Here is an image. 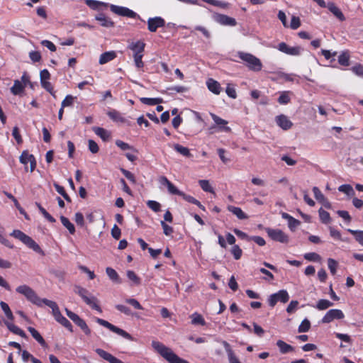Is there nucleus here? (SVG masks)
I'll return each mask as SVG.
<instances>
[{"label":"nucleus","instance_id":"obj_7","mask_svg":"<svg viewBox=\"0 0 363 363\" xmlns=\"http://www.w3.org/2000/svg\"><path fill=\"white\" fill-rule=\"evenodd\" d=\"M96 322L99 325L106 328L107 329H108L111 332H113L114 333H116L117 335L124 337L125 339H127L128 340H133V338L131 336V335H130L125 330H123L121 328H118L117 326L111 324V323H109L108 321H107L106 320L97 318H96Z\"/></svg>","mask_w":363,"mask_h":363},{"label":"nucleus","instance_id":"obj_22","mask_svg":"<svg viewBox=\"0 0 363 363\" xmlns=\"http://www.w3.org/2000/svg\"><path fill=\"white\" fill-rule=\"evenodd\" d=\"M107 115L113 121L126 123L128 125H130V122L125 118H124L120 112H118V111H116L115 109H112V110L109 111L107 113Z\"/></svg>","mask_w":363,"mask_h":363},{"label":"nucleus","instance_id":"obj_42","mask_svg":"<svg viewBox=\"0 0 363 363\" xmlns=\"http://www.w3.org/2000/svg\"><path fill=\"white\" fill-rule=\"evenodd\" d=\"M191 323L193 325H206V321L204 320V318H203V316L198 313H194L191 315Z\"/></svg>","mask_w":363,"mask_h":363},{"label":"nucleus","instance_id":"obj_21","mask_svg":"<svg viewBox=\"0 0 363 363\" xmlns=\"http://www.w3.org/2000/svg\"><path fill=\"white\" fill-rule=\"evenodd\" d=\"M216 21L223 26H235L237 24V21L234 18L225 14H218L216 17Z\"/></svg>","mask_w":363,"mask_h":363},{"label":"nucleus","instance_id":"obj_54","mask_svg":"<svg viewBox=\"0 0 363 363\" xmlns=\"http://www.w3.org/2000/svg\"><path fill=\"white\" fill-rule=\"evenodd\" d=\"M160 224L162 227L164 234L167 236H172V233H174V228L172 226L167 225L166 222L163 220L160 222Z\"/></svg>","mask_w":363,"mask_h":363},{"label":"nucleus","instance_id":"obj_39","mask_svg":"<svg viewBox=\"0 0 363 363\" xmlns=\"http://www.w3.org/2000/svg\"><path fill=\"white\" fill-rule=\"evenodd\" d=\"M320 221L324 224H328L331 222L330 213L320 208L318 211Z\"/></svg>","mask_w":363,"mask_h":363},{"label":"nucleus","instance_id":"obj_30","mask_svg":"<svg viewBox=\"0 0 363 363\" xmlns=\"http://www.w3.org/2000/svg\"><path fill=\"white\" fill-rule=\"evenodd\" d=\"M328 10L334 14L339 20L345 21V18L340 9L334 3H330L328 6Z\"/></svg>","mask_w":363,"mask_h":363},{"label":"nucleus","instance_id":"obj_43","mask_svg":"<svg viewBox=\"0 0 363 363\" xmlns=\"http://www.w3.org/2000/svg\"><path fill=\"white\" fill-rule=\"evenodd\" d=\"M54 187L55 190L57 191V193L62 195L68 203L72 202L70 196L67 194L65 188L62 186H60L58 184H54Z\"/></svg>","mask_w":363,"mask_h":363},{"label":"nucleus","instance_id":"obj_17","mask_svg":"<svg viewBox=\"0 0 363 363\" xmlns=\"http://www.w3.org/2000/svg\"><path fill=\"white\" fill-rule=\"evenodd\" d=\"M95 352L101 358L108 362L109 363H124L123 361L116 358L111 353L105 351L103 349L96 348Z\"/></svg>","mask_w":363,"mask_h":363},{"label":"nucleus","instance_id":"obj_31","mask_svg":"<svg viewBox=\"0 0 363 363\" xmlns=\"http://www.w3.org/2000/svg\"><path fill=\"white\" fill-rule=\"evenodd\" d=\"M25 87L21 82L16 79L14 81L13 86L11 88V92L13 95H21L24 91Z\"/></svg>","mask_w":363,"mask_h":363},{"label":"nucleus","instance_id":"obj_25","mask_svg":"<svg viewBox=\"0 0 363 363\" xmlns=\"http://www.w3.org/2000/svg\"><path fill=\"white\" fill-rule=\"evenodd\" d=\"M92 130L94 133L100 137L104 142L108 141L111 138V133L104 128L93 127Z\"/></svg>","mask_w":363,"mask_h":363},{"label":"nucleus","instance_id":"obj_19","mask_svg":"<svg viewBox=\"0 0 363 363\" xmlns=\"http://www.w3.org/2000/svg\"><path fill=\"white\" fill-rule=\"evenodd\" d=\"M275 121L277 124L285 130L290 129L293 125L292 122L288 118V117L283 114L277 116Z\"/></svg>","mask_w":363,"mask_h":363},{"label":"nucleus","instance_id":"obj_49","mask_svg":"<svg viewBox=\"0 0 363 363\" xmlns=\"http://www.w3.org/2000/svg\"><path fill=\"white\" fill-rule=\"evenodd\" d=\"M127 277L128 278L132 281L134 284L140 285L141 283L140 278L132 270L127 271Z\"/></svg>","mask_w":363,"mask_h":363},{"label":"nucleus","instance_id":"obj_55","mask_svg":"<svg viewBox=\"0 0 363 363\" xmlns=\"http://www.w3.org/2000/svg\"><path fill=\"white\" fill-rule=\"evenodd\" d=\"M147 205L154 212L157 213L161 211V205L159 202H157L156 201H152V200L148 201L147 202Z\"/></svg>","mask_w":363,"mask_h":363},{"label":"nucleus","instance_id":"obj_16","mask_svg":"<svg viewBox=\"0 0 363 363\" xmlns=\"http://www.w3.org/2000/svg\"><path fill=\"white\" fill-rule=\"evenodd\" d=\"M159 183L165 186L169 194L179 196L182 193L165 176H161L158 179Z\"/></svg>","mask_w":363,"mask_h":363},{"label":"nucleus","instance_id":"obj_50","mask_svg":"<svg viewBox=\"0 0 363 363\" xmlns=\"http://www.w3.org/2000/svg\"><path fill=\"white\" fill-rule=\"evenodd\" d=\"M201 188L206 192L213 193V189L208 180L201 179L199 181Z\"/></svg>","mask_w":363,"mask_h":363},{"label":"nucleus","instance_id":"obj_14","mask_svg":"<svg viewBox=\"0 0 363 363\" xmlns=\"http://www.w3.org/2000/svg\"><path fill=\"white\" fill-rule=\"evenodd\" d=\"M278 50L289 55L297 56L301 54V48L299 46L290 47L286 43H280L278 45Z\"/></svg>","mask_w":363,"mask_h":363},{"label":"nucleus","instance_id":"obj_34","mask_svg":"<svg viewBox=\"0 0 363 363\" xmlns=\"http://www.w3.org/2000/svg\"><path fill=\"white\" fill-rule=\"evenodd\" d=\"M96 19L100 22V23L102 26H104V27L113 26V22L103 13H101L99 16H97L96 17Z\"/></svg>","mask_w":363,"mask_h":363},{"label":"nucleus","instance_id":"obj_48","mask_svg":"<svg viewBox=\"0 0 363 363\" xmlns=\"http://www.w3.org/2000/svg\"><path fill=\"white\" fill-rule=\"evenodd\" d=\"M338 191L345 193L347 196H352L354 194V191L350 184H342L338 187Z\"/></svg>","mask_w":363,"mask_h":363},{"label":"nucleus","instance_id":"obj_45","mask_svg":"<svg viewBox=\"0 0 363 363\" xmlns=\"http://www.w3.org/2000/svg\"><path fill=\"white\" fill-rule=\"evenodd\" d=\"M4 194L9 199H10L13 202L15 206L17 208V209L19 211V212L21 214L26 216V213L24 209L21 206L18 200L11 193L4 192ZM26 218H27V216H26Z\"/></svg>","mask_w":363,"mask_h":363},{"label":"nucleus","instance_id":"obj_62","mask_svg":"<svg viewBox=\"0 0 363 363\" xmlns=\"http://www.w3.org/2000/svg\"><path fill=\"white\" fill-rule=\"evenodd\" d=\"M88 145H89V150L91 152L95 154L99 152V145L94 140H89Z\"/></svg>","mask_w":363,"mask_h":363},{"label":"nucleus","instance_id":"obj_63","mask_svg":"<svg viewBox=\"0 0 363 363\" xmlns=\"http://www.w3.org/2000/svg\"><path fill=\"white\" fill-rule=\"evenodd\" d=\"M301 26L300 18L297 16H292L290 23V28L293 30H296Z\"/></svg>","mask_w":363,"mask_h":363},{"label":"nucleus","instance_id":"obj_9","mask_svg":"<svg viewBox=\"0 0 363 363\" xmlns=\"http://www.w3.org/2000/svg\"><path fill=\"white\" fill-rule=\"evenodd\" d=\"M289 300V295L286 290H279L278 292L271 294L268 298V304L273 308L278 302L285 303Z\"/></svg>","mask_w":363,"mask_h":363},{"label":"nucleus","instance_id":"obj_20","mask_svg":"<svg viewBox=\"0 0 363 363\" xmlns=\"http://www.w3.org/2000/svg\"><path fill=\"white\" fill-rule=\"evenodd\" d=\"M28 330L30 332L32 337L43 348H48V345L40 334V333L33 327H28Z\"/></svg>","mask_w":363,"mask_h":363},{"label":"nucleus","instance_id":"obj_27","mask_svg":"<svg viewBox=\"0 0 363 363\" xmlns=\"http://www.w3.org/2000/svg\"><path fill=\"white\" fill-rule=\"evenodd\" d=\"M5 325L7 326L8 329L15 335H18L23 338H27L26 333L16 325L7 321H5Z\"/></svg>","mask_w":363,"mask_h":363},{"label":"nucleus","instance_id":"obj_56","mask_svg":"<svg viewBox=\"0 0 363 363\" xmlns=\"http://www.w3.org/2000/svg\"><path fill=\"white\" fill-rule=\"evenodd\" d=\"M304 258L308 261L318 262L320 260V256L316 252H309L304 255Z\"/></svg>","mask_w":363,"mask_h":363},{"label":"nucleus","instance_id":"obj_3","mask_svg":"<svg viewBox=\"0 0 363 363\" xmlns=\"http://www.w3.org/2000/svg\"><path fill=\"white\" fill-rule=\"evenodd\" d=\"M11 236L21 240L23 244H25L28 247L32 249L35 252L44 255L45 253L43 250L41 249L40 245L30 236L25 234L20 230H14L10 234Z\"/></svg>","mask_w":363,"mask_h":363},{"label":"nucleus","instance_id":"obj_13","mask_svg":"<svg viewBox=\"0 0 363 363\" xmlns=\"http://www.w3.org/2000/svg\"><path fill=\"white\" fill-rule=\"evenodd\" d=\"M345 318L343 312L340 309L329 310L322 318V323H329L335 319L340 320Z\"/></svg>","mask_w":363,"mask_h":363},{"label":"nucleus","instance_id":"obj_12","mask_svg":"<svg viewBox=\"0 0 363 363\" xmlns=\"http://www.w3.org/2000/svg\"><path fill=\"white\" fill-rule=\"evenodd\" d=\"M111 11L121 16H126L131 18H139L140 19V17L138 14H137L133 11L130 10V9L124 6H120L116 5H111Z\"/></svg>","mask_w":363,"mask_h":363},{"label":"nucleus","instance_id":"obj_44","mask_svg":"<svg viewBox=\"0 0 363 363\" xmlns=\"http://www.w3.org/2000/svg\"><path fill=\"white\" fill-rule=\"evenodd\" d=\"M333 303L327 299H320L316 304V308L320 311L326 310L332 306Z\"/></svg>","mask_w":363,"mask_h":363},{"label":"nucleus","instance_id":"obj_41","mask_svg":"<svg viewBox=\"0 0 363 363\" xmlns=\"http://www.w3.org/2000/svg\"><path fill=\"white\" fill-rule=\"evenodd\" d=\"M338 62L340 65L347 67L350 65V55L348 52H342L338 57Z\"/></svg>","mask_w":363,"mask_h":363},{"label":"nucleus","instance_id":"obj_47","mask_svg":"<svg viewBox=\"0 0 363 363\" xmlns=\"http://www.w3.org/2000/svg\"><path fill=\"white\" fill-rule=\"evenodd\" d=\"M310 328H311V323L307 318H305L303 320H302V322L299 325V326L298 328V331L300 333H306V332H308L310 330Z\"/></svg>","mask_w":363,"mask_h":363},{"label":"nucleus","instance_id":"obj_33","mask_svg":"<svg viewBox=\"0 0 363 363\" xmlns=\"http://www.w3.org/2000/svg\"><path fill=\"white\" fill-rule=\"evenodd\" d=\"M106 274L108 275V277H109V279L112 281L117 283V284L121 283V279H120L118 274L114 269L109 267H106Z\"/></svg>","mask_w":363,"mask_h":363},{"label":"nucleus","instance_id":"obj_58","mask_svg":"<svg viewBox=\"0 0 363 363\" xmlns=\"http://www.w3.org/2000/svg\"><path fill=\"white\" fill-rule=\"evenodd\" d=\"M121 172H122V174L130 182H132L133 184H135L136 183V179H135V177L134 176V174L133 173H131L130 171L125 169H123V168H121Z\"/></svg>","mask_w":363,"mask_h":363},{"label":"nucleus","instance_id":"obj_38","mask_svg":"<svg viewBox=\"0 0 363 363\" xmlns=\"http://www.w3.org/2000/svg\"><path fill=\"white\" fill-rule=\"evenodd\" d=\"M0 306L2 309V311L4 312L6 318L11 320V321H13V319H14V316L12 313V311H11L9 305L4 302V301H1L0 302Z\"/></svg>","mask_w":363,"mask_h":363},{"label":"nucleus","instance_id":"obj_10","mask_svg":"<svg viewBox=\"0 0 363 363\" xmlns=\"http://www.w3.org/2000/svg\"><path fill=\"white\" fill-rule=\"evenodd\" d=\"M65 312L67 315L77 325L86 335H91V330L87 325L86 323L77 314L66 308Z\"/></svg>","mask_w":363,"mask_h":363},{"label":"nucleus","instance_id":"obj_40","mask_svg":"<svg viewBox=\"0 0 363 363\" xmlns=\"http://www.w3.org/2000/svg\"><path fill=\"white\" fill-rule=\"evenodd\" d=\"M36 206L38 207L39 211L43 214L45 219H47L50 223L56 222L55 218L52 216L41 205L40 203L36 202Z\"/></svg>","mask_w":363,"mask_h":363},{"label":"nucleus","instance_id":"obj_36","mask_svg":"<svg viewBox=\"0 0 363 363\" xmlns=\"http://www.w3.org/2000/svg\"><path fill=\"white\" fill-rule=\"evenodd\" d=\"M140 101L146 105L155 106L162 103L163 100L161 98H140Z\"/></svg>","mask_w":363,"mask_h":363},{"label":"nucleus","instance_id":"obj_53","mask_svg":"<svg viewBox=\"0 0 363 363\" xmlns=\"http://www.w3.org/2000/svg\"><path fill=\"white\" fill-rule=\"evenodd\" d=\"M290 97L289 96V91H283L281 93L279 97L278 98V102L280 104H287L290 102Z\"/></svg>","mask_w":363,"mask_h":363},{"label":"nucleus","instance_id":"obj_4","mask_svg":"<svg viewBox=\"0 0 363 363\" xmlns=\"http://www.w3.org/2000/svg\"><path fill=\"white\" fill-rule=\"evenodd\" d=\"M237 56L245 63L247 68L253 72H259L262 69L261 60L251 53L239 51Z\"/></svg>","mask_w":363,"mask_h":363},{"label":"nucleus","instance_id":"obj_51","mask_svg":"<svg viewBox=\"0 0 363 363\" xmlns=\"http://www.w3.org/2000/svg\"><path fill=\"white\" fill-rule=\"evenodd\" d=\"M231 253L234 258L238 260L240 259L242 255V249L237 245H234L231 249Z\"/></svg>","mask_w":363,"mask_h":363},{"label":"nucleus","instance_id":"obj_2","mask_svg":"<svg viewBox=\"0 0 363 363\" xmlns=\"http://www.w3.org/2000/svg\"><path fill=\"white\" fill-rule=\"evenodd\" d=\"M16 291L23 295L28 301L39 307L43 306V304L46 305V301H49L47 298H40L31 287L26 284L18 286Z\"/></svg>","mask_w":363,"mask_h":363},{"label":"nucleus","instance_id":"obj_5","mask_svg":"<svg viewBox=\"0 0 363 363\" xmlns=\"http://www.w3.org/2000/svg\"><path fill=\"white\" fill-rule=\"evenodd\" d=\"M74 292L77 294L82 298V300L92 309L96 310L99 313L102 312L101 308L97 303V298L90 295L86 289L80 286H75Z\"/></svg>","mask_w":363,"mask_h":363},{"label":"nucleus","instance_id":"obj_26","mask_svg":"<svg viewBox=\"0 0 363 363\" xmlns=\"http://www.w3.org/2000/svg\"><path fill=\"white\" fill-rule=\"evenodd\" d=\"M116 57V53L115 51H108L102 53L100 55L99 62L100 65H104Z\"/></svg>","mask_w":363,"mask_h":363},{"label":"nucleus","instance_id":"obj_11","mask_svg":"<svg viewBox=\"0 0 363 363\" xmlns=\"http://www.w3.org/2000/svg\"><path fill=\"white\" fill-rule=\"evenodd\" d=\"M20 162L24 165L25 170L28 172V163L30 164V172H33L36 167V160L33 155L30 154L28 150H23L19 157Z\"/></svg>","mask_w":363,"mask_h":363},{"label":"nucleus","instance_id":"obj_52","mask_svg":"<svg viewBox=\"0 0 363 363\" xmlns=\"http://www.w3.org/2000/svg\"><path fill=\"white\" fill-rule=\"evenodd\" d=\"M40 84L43 89L48 91L52 96L55 97V91H54L53 86L49 81L41 82Z\"/></svg>","mask_w":363,"mask_h":363},{"label":"nucleus","instance_id":"obj_60","mask_svg":"<svg viewBox=\"0 0 363 363\" xmlns=\"http://www.w3.org/2000/svg\"><path fill=\"white\" fill-rule=\"evenodd\" d=\"M225 92H226L227 95L229 97H230L231 99H236L237 98L236 90L234 88V86H232L231 84H228V86L226 87V89H225Z\"/></svg>","mask_w":363,"mask_h":363},{"label":"nucleus","instance_id":"obj_18","mask_svg":"<svg viewBox=\"0 0 363 363\" xmlns=\"http://www.w3.org/2000/svg\"><path fill=\"white\" fill-rule=\"evenodd\" d=\"M128 48L133 51V56L143 55L145 43L142 40H138L130 43Z\"/></svg>","mask_w":363,"mask_h":363},{"label":"nucleus","instance_id":"obj_1","mask_svg":"<svg viewBox=\"0 0 363 363\" xmlns=\"http://www.w3.org/2000/svg\"><path fill=\"white\" fill-rule=\"evenodd\" d=\"M152 347L169 363H189L188 361L180 358L170 348L159 341H152Z\"/></svg>","mask_w":363,"mask_h":363},{"label":"nucleus","instance_id":"obj_61","mask_svg":"<svg viewBox=\"0 0 363 363\" xmlns=\"http://www.w3.org/2000/svg\"><path fill=\"white\" fill-rule=\"evenodd\" d=\"M74 97L72 95H67L65 96L64 100L62 101L61 106L62 108L70 106L73 104Z\"/></svg>","mask_w":363,"mask_h":363},{"label":"nucleus","instance_id":"obj_8","mask_svg":"<svg viewBox=\"0 0 363 363\" xmlns=\"http://www.w3.org/2000/svg\"><path fill=\"white\" fill-rule=\"evenodd\" d=\"M265 231L269 238H270L273 241L284 244L288 243L289 241V235L280 229L267 228Z\"/></svg>","mask_w":363,"mask_h":363},{"label":"nucleus","instance_id":"obj_29","mask_svg":"<svg viewBox=\"0 0 363 363\" xmlns=\"http://www.w3.org/2000/svg\"><path fill=\"white\" fill-rule=\"evenodd\" d=\"M179 196H182L186 201L196 205L202 211H206L205 206L203 205H202L201 203L199 201H198L197 199H196L194 197H193L190 195L186 194L183 191H182Z\"/></svg>","mask_w":363,"mask_h":363},{"label":"nucleus","instance_id":"obj_46","mask_svg":"<svg viewBox=\"0 0 363 363\" xmlns=\"http://www.w3.org/2000/svg\"><path fill=\"white\" fill-rule=\"evenodd\" d=\"M347 231L353 235L356 241L363 246V230H354L348 229Z\"/></svg>","mask_w":363,"mask_h":363},{"label":"nucleus","instance_id":"obj_6","mask_svg":"<svg viewBox=\"0 0 363 363\" xmlns=\"http://www.w3.org/2000/svg\"><path fill=\"white\" fill-rule=\"evenodd\" d=\"M46 306L52 309V313L55 320L67 328L69 332L72 333L73 327L72 323L62 315L56 302L53 301H46Z\"/></svg>","mask_w":363,"mask_h":363},{"label":"nucleus","instance_id":"obj_23","mask_svg":"<svg viewBox=\"0 0 363 363\" xmlns=\"http://www.w3.org/2000/svg\"><path fill=\"white\" fill-rule=\"evenodd\" d=\"M222 344L227 352L229 363H241L231 349L230 345L225 340L222 342Z\"/></svg>","mask_w":363,"mask_h":363},{"label":"nucleus","instance_id":"obj_37","mask_svg":"<svg viewBox=\"0 0 363 363\" xmlns=\"http://www.w3.org/2000/svg\"><path fill=\"white\" fill-rule=\"evenodd\" d=\"M62 224L69 230V233L73 235L75 233L74 225L65 216H60Z\"/></svg>","mask_w":363,"mask_h":363},{"label":"nucleus","instance_id":"obj_32","mask_svg":"<svg viewBox=\"0 0 363 363\" xmlns=\"http://www.w3.org/2000/svg\"><path fill=\"white\" fill-rule=\"evenodd\" d=\"M277 345L279 348L280 352L281 354H286L294 350V347L291 345L286 343L284 341L281 340H279L277 342Z\"/></svg>","mask_w":363,"mask_h":363},{"label":"nucleus","instance_id":"obj_59","mask_svg":"<svg viewBox=\"0 0 363 363\" xmlns=\"http://www.w3.org/2000/svg\"><path fill=\"white\" fill-rule=\"evenodd\" d=\"M328 265L330 271V273L333 275L335 274L337 267V262L335 259L329 258L328 260Z\"/></svg>","mask_w":363,"mask_h":363},{"label":"nucleus","instance_id":"obj_64","mask_svg":"<svg viewBox=\"0 0 363 363\" xmlns=\"http://www.w3.org/2000/svg\"><path fill=\"white\" fill-rule=\"evenodd\" d=\"M301 224V222L294 218V217L291 218V220H289L288 221V225H289V229L291 230V231H294L295 229Z\"/></svg>","mask_w":363,"mask_h":363},{"label":"nucleus","instance_id":"obj_35","mask_svg":"<svg viewBox=\"0 0 363 363\" xmlns=\"http://www.w3.org/2000/svg\"><path fill=\"white\" fill-rule=\"evenodd\" d=\"M174 150L186 157H191L192 156L189 148L179 144H174Z\"/></svg>","mask_w":363,"mask_h":363},{"label":"nucleus","instance_id":"obj_28","mask_svg":"<svg viewBox=\"0 0 363 363\" xmlns=\"http://www.w3.org/2000/svg\"><path fill=\"white\" fill-rule=\"evenodd\" d=\"M228 210L231 212L233 214L237 216L238 218L240 220H244L248 218L247 214L243 212V211L240 207H236L234 206H228Z\"/></svg>","mask_w":363,"mask_h":363},{"label":"nucleus","instance_id":"obj_57","mask_svg":"<svg viewBox=\"0 0 363 363\" xmlns=\"http://www.w3.org/2000/svg\"><path fill=\"white\" fill-rule=\"evenodd\" d=\"M12 135L15 138L16 143L18 144H21L23 143L22 137L20 134L19 128L17 126H15L12 130Z\"/></svg>","mask_w":363,"mask_h":363},{"label":"nucleus","instance_id":"obj_24","mask_svg":"<svg viewBox=\"0 0 363 363\" xmlns=\"http://www.w3.org/2000/svg\"><path fill=\"white\" fill-rule=\"evenodd\" d=\"M206 86L210 91L216 95H218L222 89L219 82L212 78L206 81Z\"/></svg>","mask_w":363,"mask_h":363},{"label":"nucleus","instance_id":"obj_15","mask_svg":"<svg viewBox=\"0 0 363 363\" xmlns=\"http://www.w3.org/2000/svg\"><path fill=\"white\" fill-rule=\"evenodd\" d=\"M165 21L162 17L150 18L147 20V28L150 32H156L159 28L164 27Z\"/></svg>","mask_w":363,"mask_h":363}]
</instances>
